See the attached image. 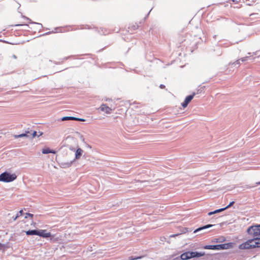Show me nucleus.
Segmentation results:
<instances>
[{
    "label": "nucleus",
    "mask_w": 260,
    "mask_h": 260,
    "mask_svg": "<svg viewBox=\"0 0 260 260\" xmlns=\"http://www.w3.org/2000/svg\"><path fill=\"white\" fill-rule=\"evenodd\" d=\"M83 152V150L81 148L78 147L77 149H76L75 153V159L74 160H75V159H79L82 156Z\"/></svg>",
    "instance_id": "obj_10"
},
{
    "label": "nucleus",
    "mask_w": 260,
    "mask_h": 260,
    "mask_svg": "<svg viewBox=\"0 0 260 260\" xmlns=\"http://www.w3.org/2000/svg\"><path fill=\"white\" fill-rule=\"evenodd\" d=\"M253 3H254V1L253 0L252 1V3H249L247 4V6H252Z\"/></svg>",
    "instance_id": "obj_39"
},
{
    "label": "nucleus",
    "mask_w": 260,
    "mask_h": 260,
    "mask_svg": "<svg viewBox=\"0 0 260 260\" xmlns=\"http://www.w3.org/2000/svg\"><path fill=\"white\" fill-rule=\"evenodd\" d=\"M226 240L224 236H220L217 238L212 239L211 242V243H223Z\"/></svg>",
    "instance_id": "obj_11"
},
{
    "label": "nucleus",
    "mask_w": 260,
    "mask_h": 260,
    "mask_svg": "<svg viewBox=\"0 0 260 260\" xmlns=\"http://www.w3.org/2000/svg\"><path fill=\"white\" fill-rule=\"evenodd\" d=\"M56 153V151L53 149H50V153Z\"/></svg>",
    "instance_id": "obj_40"
},
{
    "label": "nucleus",
    "mask_w": 260,
    "mask_h": 260,
    "mask_svg": "<svg viewBox=\"0 0 260 260\" xmlns=\"http://www.w3.org/2000/svg\"><path fill=\"white\" fill-rule=\"evenodd\" d=\"M74 161L75 160H73L70 162H64V163L62 164V167L63 168H69V167H71L72 165V163L74 162Z\"/></svg>",
    "instance_id": "obj_19"
},
{
    "label": "nucleus",
    "mask_w": 260,
    "mask_h": 260,
    "mask_svg": "<svg viewBox=\"0 0 260 260\" xmlns=\"http://www.w3.org/2000/svg\"><path fill=\"white\" fill-rule=\"evenodd\" d=\"M72 118H73V119H72V120H77V121H78L79 118L76 117H74V116H72Z\"/></svg>",
    "instance_id": "obj_33"
},
{
    "label": "nucleus",
    "mask_w": 260,
    "mask_h": 260,
    "mask_svg": "<svg viewBox=\"0 0 260 260\" xmlns=\"http://www.w3.org/2000/svg\"><path fill=\"white\" fill-rule=\"evenodd\" d=\"M70 58V56H68V57H64V59L67 60V59H69Z\"/></svg>",
    "instance_id": "obj_47"
},
{
    "label": "nucleus",
    "mask_w": 260,
    "mask_h": 260,
    "mask_svg": "<svg viewBox=\"0 0 260 260\" xmlns=\"http://www.w3.org/2000/svg\"><path fill=\"white\" fill-rule=\"evenodd\" d=\"M234 201L230 202L228 205H227L224 208H223L225 210L226 209H228L230 207H232V206H233L234 205Z\"/></svg>",
    "instance_id": "obj_26"
},
{
    "label": "nucleus",
    "mask_w": 260,
    "mask_h": 260,
    "mask_svg": "<svg viewBox=\"0 0 260 260\" xmlns=\"http://www.w3.org/2000/svg\"><path fill=\"white\" fill-rule=\"evenodd\" d=\"M214 225H215L214 224H207L203 225L202 226H200L199 228H198L196 230H194L193 233H197V232H199L201 231L206 230L211 227H213Z\"/></svg>",
    "instance_id": "obj_9"
},
{
    "label": "nucleus",
    "mask_w": 260,
    "mask_h": 260,
    "mask_svg": "<svg viewBox=\"0 0 260 260\" xmlns=\"http://www.w3.org/2000/svg\"><path fill=\"white\" fill-rule=\"evenodd\" d=\"M32 132V131H29L28 129L27 131H25L24 133V134H26V135H29L30 133Z\"/></svg>",
    "instance_id": "obj_30"
},
{
    "label": "nucleus",
    "mask_w": 260,
    "mask_h": 260,
    "mask_svg": "<svg viewBox=\"0 0 260 260\" xmlns=\"http://www.w3.org/2000/svg\"><path fill=\"white\" fill-rule=\"evenodd\" d=\"M233 3H238L239 2L240 0H232Z\"/></svg>",
    "instance_id": "obj_41"
},
{
    "label": "nucleus",
    "mask_w": 260,
    "mask_h": 260,
    "mask_svg": "<svg viewBox=\"0 0 260 260\" xmlns=\"http://www.w3.org/2000/svg\"><path fill=\"white\" fill-rule=\"evenodd\" d=\"M85 28H86L89 29V26H88V27H85Z\"/></svg>",
    "instance_id": "obj_51"
},
{
    "label": "nucleus",
    "mask_w": 260,
    "mask_h": 260,
    "mask_svg": "<svg viewBox=\"0 0 260 260\" xmlns=\"http://www.w3.org/2000/svg\"><path fill=\"white\" fill-rule=\"evenodd\" d=\"M246 1H249V0H246Z\"/></svg>",
    "instance_id": "obj_52"
},
{
    "label": "nucleus",
    "mask_w": 260,
    "mask_h": 260,
    "mask_svg": "<svg viewBox=\"0 0 260 260\" xmlns=\"http://www.w3.org/2000/svg\"><path fill=\"white\" fill-rule=\"evenodd\" d=\"M37 236L42 237L43 238H50V240L52 239L53 236L51 235V233H47L46 230H38V235Z\"/></svg>",
    "instance_id": "obj_5"
},
{
    "label": "nucleus",
    "mask_w": 260,
    "mask_h": 260,
    "mask_svg": "<svg viewBox=\"0 0 260 260\" xmlns=\"http://www.w3.org/2000/svg\"><path fill=\"white\" fill-rule=\"evenodd\" d=\"M159 87L160 89H164L165 88V85L164 84H160L159 85Z\"/></svg>",
    "instance_id": "obj_34"
},
{
    "label": "nucleus",
    "mask_w": 260,
    "mask_h": 260,
    "mask_svg": "<svg viewBox=\"0 0 260 260\" xmlns=\"http://www.w3.org/2000/svg\"><path fill=\"white\" fill-rule=\"evenodd\" d=\"M188 228H185L184 229H183L182 230V232L185 233H186V232L188 231Z\"/></svg>",
    "instance_id": "obj_31"
},
{
    "label": "nucleus",
    "mask_w": 260,
    "mask_h": 260,
    "mask_svg": "<svg viewBox=\"0 0 260 260\" xmlns=\"http://www.w3.org/2000/svg\"><path fill=\"white\" fill-rule=\"evenodd\" d=\"M23 18H24V19L28 20V23L29 24H38V25L41 26V28H42L43 27V25H42V23H37V22L32 21L30 18H29L27 17H25L24 16H23Z\"/></svg>",
    "instance_id": "obj_18"
},
{
    "label": "nucleus",
    "mask_w": 260,
    "mask_h": 260,
    "mask_svg": "<svg viewBox=\"0 0 260 260\" xmlns=\"http://www.w3.org/2000/svg\"><path fill=\"white\" fill-rule=\"evenodd\" d=\"M42 135H43V132H39V135H38V136H37V137L39 138L40 136H41Z\"/></svg>",
    "instance_id": "obj_38"
},
{
    "label": "nucleus",
    "mask_w": 260,
    "mask_h": 260,
    "mask_svg": "<svg viewBox=\"0 0 260 260\" xmlns=\"http://www.w3.org/2000/svg\"><path fill=\"white\" fill-rule=\"evenodd\" d=\"M20 216H18V215L16 214V216H15L14 217H13V220L14 221H15L17 220V218L19 217Z\"/></svg>",
    "instance_id": "obj_32"
},
{
    "label": "nucleus",
    "mask_w": 260,
    "mask_h": 260,
    "mask_svg": "<svg viewBox=\"0 0 260 260\" xmlns=\"http://www.w3.org/2000/svg\"><path fill=\"white\" fill-rule=\"evenodd\" d=\"M250 58V57L249 56H246V57H242L241 58H240V59L238 60H236V61H235L234 62H233L232 63V65H234L235 66H239L240 64V60H241V61L242 62H243V61H246L248 60V59H249Z\"/></svg>",
    "instance_id": "obj_14"
},
{
    "label": "nucleus",
    "mask_w": 260,
    "mask_h": 260,
    "mask_svg": "<svg viewBox=\"0 0 260 260\" xmlns=\"http://www.w3.org/2000/svg\"><path fill=\"white\" fill-rule=\"evenodd\" d=\"M80 138H81V140H82V141H84V138L82 136H81Z\"/></svg>",
    "instance_id": "obj_46"
},
{
    "label": "nucleus",
    "mask_w": 260,
    "mask_h": 260,
    "mask_svg": "<svg viewBox=\"0 0 260 260\" xmlns=\"http://www.w3.org/2000/svg\"><path fill=\"white\" fill-rule=\"evenodd\" d=\"M73 118L71 116H63L61 118V121L71 120Z\"/></svg>",
    "instance_id": "obj_24"
},
{
    "label": "nucleus",
    "mask_w": 260,
    "mask_h": 260,
    "mask_svg": "<svg viewBox=\"0 0 260 260\" xmlns=\"http://www.w3.org/2000/svg\"><path fill=\"white\" fill-rule=\"evenodd\" d=\"M225 210L224 208H219L218 209L215 210L214 211H210L208 213V215L211 216V215H214L215 214H217L222 211H224Z\"/></svg>",
    "instance_id": "obj_15"
},
{
    "label": "nucleus",
    "mask_w": 260,
    "mask_h": 260,
    "mask_svg": "<svg viewBox=\"0 0 260 260\" xmlns=\"http://www.w3.org/2000/svg\"><path fill=\"white\" fill-rule=\"evenodd\" d=\"M59 28H59V27H56V28H55V30H53V31H49V32H45V33L43 34L42 35V36L48 35L50 34L51 33H56V32H57V31H56V30H57V29H59Z\"/></svg>",
    "instance_id": "obj_25"
},
{
    "label": "nucleus",
    "mask_w": 260,
    "mask_h": 260,
    "mask_svg": "<svg viewBox=\"0 0 260 260\" xmlns=\"http://www.w3.org/2000/svg\"><path fill=\"white\" fill-rule=\"evenodd\" d=\"M37 132L36 131H32V132H31L30 134H29V139H32L35 137H37Z\"/></svg>",
    "instance_id": "obj_23"
},
{
    "label": "nucleus",
    "mask_w": 260,
    "mask_h": 260,
    "mask_svg": "<svg viewBox=\"0 0 260 260\" xmlns=\"http://www.w3.org/2000/svg\"><path fill=\"white\" fill-rule=\"evenodd\" d=\"M78 121L84 122V121H85V119L79 118Z\"/></svg>",
    "instance_id": "obj_36"
},
{
    "label": "nucleus",
    "mask_w": 260,
    "mask_h": 260,
    "mask_svg": "<svg viewBox=\"0 0 260 260\" xmlns=\"http://www.w3.org/2000/svg\"><path fill=\"white\" fill-rule=\"evenodd\" d=\"M196 95V92H193L192 94H189L186 96L185 98V100L182 103L181 106L182 107L185 108L189 104V102L192 101L194 96Z\"/></svg>",
    "instance_id": "obj_6"
},
{
    "label": "nucleus",
    "mask_w": 260,
    "mask_h": 260,
    "mask_svg": "<svg viewBox=\"0 0 260 260\" xmlns=\"http://www.w3.org/2000/svg\"><path fill=\"white\" fill-rule=\"evenodd\" d=\"M258 51H257V52H255L254 54L255 55H259V54H258Z\"/></svg>",
    "instance_id": "obj_48"
},
{
    "label": "nucleus",
    "mask_w": 260,
    "mask_h": 260,
    "mask_svg": "<svg viewBox=\"0 0 260 260\" xmlns=\"http://www.w3.org/2000/svg\"><path fill=\"white\" fill-rule=\"evenodd\" d=\"M254 248H260V238L249 236L247 241L239 246L240 249H250Z\"/></svg>",
    "instance_id": "obj_1"
},
{
    "label": "nucleus",
    "mask_w": 260,
    "mask_h": 260,
    "mask_svg": "<svg viewBox=\"0 0 260 260\" xmlns=\"http://www.w3.org/2000/svg\"><path fill=\"white\" fill-rule=\"evenodd\" d=\"M235 244V243L233 242H230L228 243L220 244L217 245H205L203 246V248L205 249L220 250L232 248L233 247Z\"/></svg>",
    "instance_id": "obj_2"
},
{
    "label": "nucleus",
    "mask_w": 260,
    "mask_h": 260,
    "mask_svg": "<svg viewBox=\"0 0 260 260\" xmlns=\"http://www.w3.org/2000/svg\"><path fill=\"white\" fill-rule=\"evenodd\" d=\"M33 217V214H30V213H25V215H24V218H27L28 217Z\"/></svg>",
    "instance_id": "obj_27"
},
{
    "label": "nucleus",
    "mask_w": 260,
    "mask_h": 260,
    "mask_svg": "<svg viewBox=\"0 0 260 260\" xmlns=\"http://www.w3.org/2000/svg\"><path fill=\"white\" fill-rule=\"evenodd\" d=\"M6 248V245L0 243V250Z\"/></svg>",
    "instance_id": "obj_29"
},
{
    "label": "nucleus",
    "mask_w": 260,
    "mask_h": 260,
    "mask_svg": "<svg viewBox=\"0 0 260 260\" xmlns=\"http://www.w3.org/2000/svg\"><path fill=\"white\" fill-rule=\"evenodd\" d=\"M180 235V234L172 235L170 236V237H175V236H178Z\"/></svg>",
    "instance_id": "obj_37"
},
{
    "label": "nucleus",
    "mask_w": 260,
    "mask_h": 260,
    "mask_svg": "<svg viewBox=\"0 0 260 260\" xmlns=\"http://www.w3.org/2000/svg\"><path fill=\"white\" fill-rule=\"evenodd\" d=\"M17 215H18V216H21L25 215V213H24V211L23 210H21L18 211Z\"/></svg>",
    "instance_id": "obj_28"
},
{
    "label": "nucleus",
    "mask_w": 260,
    "mask_h": 260,
    "mask_svg": "<svg viewBox=\"0 0 260 260\" xmlns=\"http://www.w3.org/2000/svg\"><path fill=\"white\" fill-rule=\"evenodd\" d=\"M39 229L28 230L25 232V234L27 236H37Z\"/></svg>",
    "instance_id": "obj_13"
},
{
    "label": "nucleus",
    "mask_w": 260,
    "mask_h": 260,
    "mask_svg": "<svg viewBox=\"0 0 260 260\" xmlns=\"http://www.w3.org/2000/svg\"><path fill=\"white\" fill-rule=\"evenodd\" d=\"M257 185H260V181L256 183Z\"/></svg>",
    "instance_id": "obj_49"
},
{
    "label": "nucleus",
    "mask_w": 260,
    "mask_h": 260,
    "mask_svg": "<svg viewBox=\"0 0 260 260\" xmlns=\"http://www.w3.org/2000/svg\"><path fill=\"white\" fill-rule=\"evenodd\" d=\"M101 110L107 113H110L111 109L107 106L106 104H103L100 107Z\"/></svg>",
    "instance_id": "obj_12"
},
{
    "label": "nucleus",
    "mask_w": 260,
    "mask_h": 260,
    "mask_svg": "<svg viewBox=\"0 0 260 260\" xmlns=\"http://www.w3.org/2000/svg\"><path fill=\"white\" fill-rule=\"evenodd\" d=\"M143 257V255H140L139 256H131L130 257H128V260H138V259H141Z\"/></svg>",
    "instance_id": "obj_21"
},
{
    "label": "nucleus",
    "mask_w": 260,
    "mask_h": 260,
    "mask_svg": "<svg viewBox=\"0 0 260 260\" xmlns=\"http://www.w3.org/2000/svg\"><path fill=\"white\" fill-rule=\"evenodd\" d=\"M143 182H144V183H146V182H147V181H143Z\"/></svg>",
    "instance_id": "obj_50"
},
{
    "label": "nucleus",
    "mask_w": 260,
    "mask_h": 260,
    "mask_svg": "<svg viewBox=\"0 0 260 260\" xmlns=\"http://www.w3.org/2000/svg\"><path fill=\"white\" fill-rule=\"evenodd\" d=\"M29 135H26L25 134H24V133H22L21 134L14 135V138L15 139H17V138H23V137L28 138H29Z\"/></svg>",
    "instance_id": "obj_17"
},
{
    "label": "nucleus",
    "mask_w": 260,
    "mask_h": 260,
    "mask_svg": "<svg viewBox=\"0 0 260 260\" xmlns=\"http://www.w3.org/2000/svg\"><path fill=\"white\" fill-rule=\"evenodd\" d=\"M70 149L72 151H75V149L74 147H70Z\"/></svg>",
    "instance_id": "obj_45"
},
{
    "label": "nucleus",
    "mask_w": 260,
    "mask_h": 260,
    "mask_svg": "<svg viewBox=\"0 0 260 260\" xmlns=\"http://www.w3.org/2000/svg\"><path fill=\"white\" fill-rule=\"evenodd\" d=\"M21 25H22V24H15L14 26H20Z\"/></svg>",
    "instance_id": "obj_43"
},
{
    "label": "nucleus",
    "mask_w": 260,
    "mask_h": 260,
    "mask_svg": "<svg viewBox=\"0 0 260 260\" xmlns=\"http://www.w3.org/2000/svg\"><path fill=\"white\" fill-rule=\"evenodd\" d=\"M85 145H86V147H88L89 148H91V146L90 145H89L88 144L85 143Z\"/></svg>",
    "instance_id": "obj_42"
},
{
    "label": "nucleus",
    "mask_w": 260,
    "mask_h": 260,
    "mask_svg": "<svg viewBox=\"0 0 260 260\" xmlns=\"http://www.w3.org/2000/svg\"><path fill=\"white\" fill-rule=\"evenodd\" d=\"M17 175L13 173L11 174L8 171H4L0 174V181L9 183L16 180Z\"/></svg>",
    "instance_id": "obj_4"
},
{
    "label": "nucleus",
    "mask_w": 260,
    "mask_h": 260,
    "mask_svg": "<svg viewBox=\"0 0 260 260\" xmlns=\"http://www.w3.org/2000/svg\"><path fill=\"white\" fill-rule=\"evenodd\" d=\"M191 257L192 258H199L204 256L205 253L204 251H191Z\"/></svg>",
    "instance_id": "obj_8"
},
{
    "label": "nucleus",
    "mask_w": 260,
    "mask_h": 260,
    "mask_svg": "<svg viewBox=\"0 0 260 260\" xmlns=\"http://www.w3.org/2000/svg\"><path fill=\"white\" fill-rule=\"evenodd\" d=\"M205 88V86H201V85H200V86L199 87V88H197V94H200L201 93H202L204 89Z\"/></svg>",
    "instance_id": "obj_20"
},
{
    "label": "nucleus",
    "mask_w": 260,
    "mask_h": 260,
    "mask_svg": "<svg viewBox=\"0 0 260 260\" xmlns=\"http://www.w3.org/2000/svg\"><path fill=\"white\" fill-rule=\"evenodd\" d=\"M177 258H180L182 260H188L192 258L191 254H190V251H187L182 253L180 256L177 257Z\"/></svg>",
    "instance_id": "obj_7"
},
{
    "label": "nucleus",
    "mask_w": 260,
    "mask_h": 260,
    "mask_svg": "<svg viewBox=\"0 0 260 260\" xmlns=\"http://www.w3.org/2000/svg\"><path fill=\"white\" fill-rule=\"evenodd\" d=\"M247 233L249 236L260 238V224H256L248 227Z\"/></svg>",
    "instance_id": "obj_3"
},
{
    "label": "nucleus",
    "mask_w": 260,
    "mask_h": 260,
    "mask_svg": "<svg viewBox=\"0 0 260 260\" xmlns=\"http://www.w3.org/2000/svg\"><path fill=\"white\" fill-rule=\"evenodd\" d=\"M50 149L48 147L44 148L42 150V153L43 154H47L50 153Z\"/></svg>",
    "instance_id": "obj_22"
},
{
    "label": "nucleus",
    "mask_w": 260,
    "mask_h": 260,
    "mask_svg": "<svg viewBox=\"0 0 260 260\" xmlns=\"http://www.w3.org/2000/svg\"><path fill=\"white\" fill-rule=\"evenodd\" d=\"M12 57H13V58H14V59H16V58H17V56H16V55H15V54H13V55H12Z\"/></svg>",
    "instance_id": "obj_44"
},
{
    "label": "nucleus",
    "mask_w": 260,
    "mask_h": 260,
    "mask_svg": "<svg viewBox=\"0 0 260 260\" xmlns=\"http://www.w3.org/2000/svg\"><path fill=\"white\" fill-rule=\"evenodd\" d=\"M139 27V25L138 24H135V25H132L131 26H129L128 27V31H131V33H133L132 31L133 30H135L136 29H137Z\"/></svg>",
    "instance_id": "obj_16"
},
{
    "label": "nucleus",
    "mask_w": 260,
    "mask_h": 260,
    "mask_svg": "<svg viewBox=\"0 0 260 260\" xmlns=\"http://www.w3.org/2000/svg\"><path fill=\"white\" fill-rule=\"evenodd\" d=\"M151 9H150V11L148 12V13H147V14L146 15V16H145V18H144V20H145L147 17L149 16V14H150V12H151Z\"/></svg>",
    "instance_id": "obj_35"
}]
</instances>
